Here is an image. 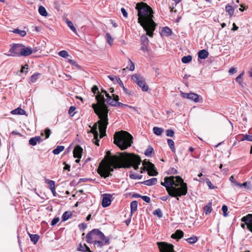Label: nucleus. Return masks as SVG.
Masks as SVG:
<instances>
[{
  "label": "nucleus",
  "instance_id": "nucleus-52",
  "mask_svg": "<svg viewBox=\"0 0 252 252\" xmlns=\"http://www.w3.org/2000/svg\"><path fill=\"white\" fill-rule=\"evenodd\" d=\"M206 183L210 189H215L217 188L216 187L212 185L211 181L208 178L206 179Z\"/></svg>",
  "mask_w": 252,
  "mask_h": 252
},
{
  "label": "nucleus",
  "instance_id": "nucleus-7",
  "mask_svg": "<svg viewBox=\"0 0 252 252\" xmlns=\"http://www.w3.org/2000/svg\"><path fill=\"white\" fill-rule=\"evenodd\" d=\"M114 156H120V153H119V155H112L110 156V161L111 163V165L109 166H103L101 168H98L97 169V173L99 174L102 177L104 178H106L107 177H109L111 175V172L114 171V169H116L115 168L114 164L113 162V158Z\"/></svg>",
  "mask_w": 252,
  "mask_h": 252
},
{
  "label": "nucleus",
  "instance_id": "nucleus-22",
  "mask_svg": "<svg viewBox=\"0 0 252 252\" xmlns=\"http://www.w3.org/2000/svg\"><path fill=\"white\" fill-rule=\"evenodd\" d=\"M172 32V30L168 27H164L161 31V34L166 36H170L171 35Z\"/></svg>",
  "mask_w": 252,
  "mask_h": 252
},
{
  "label": "nucleus",
  "instance_id": "nucleus-9",
  "mask_svg": "<svg viewBox=\"0 0 252 252\" xmlns=\"http://www.w3.org/2000/svg\"><path fill=\"white\" fill-rule=\"evenodd\" d=\"M23 44H13L9 49L10 54H7L8 56L21 57Z\"/></svg>",
  "mask_w": 252,
  "mask_h": 252
},
{
  "label": "nucleus",
  "instance_id": "nucleus-50",
  "mask_svg": "<svg viewBox=\"0 0 252 252\" xmlns=\"http://www.w3.org/2000/svg\"><path fill=\"white\" fill-rule=\"evenodd\" d=\"M76 108L75 106H71L70 107L69 110H68V114L71 116L73 117L75 114V112H74V111L75 110Z\"/></svg>",
  "mask_w": 252,
  "mask_h": 252
},
{
  "label": "nucleus",
  "instance_id": "nucleus-61",
  "mask_svg": "<svg viewBox=\"0 0 252 252\" xmlns=\"http://www.w3.org/2000/svg\"><path fill=\"white\" fill-rule=\"evenodd\" d=\"M115 78H116V79L117 80V82H118V83L119 84V85L122 87H123L124 85L123 84V82L122 81V80H121V79L118 77V76H115Z\"/></svg>",
  "mask_w": 252,
  "mask_h": 252
},
{
  "label": "nucleus",
  "instance_id": "nucleus-49",
  "mask_svg": "<svg viewBox=\"0 0 252 252\" xmlns=\"http://www.w3.org/2000/svg\"><path fill=\"white\" fill-rule=\"evenodd\" d=\"M106 37L107 39V42L109 44L112 45L113 42V39L111 37V35L109 33H107L106 34Z\"/></svg>",
  "mask_w": 252,
  "mask_h": 252
},
{
  "label": "nucleus",
  "instance_id": "nucleus-10",
  "mask_svg": "<svg viewBox=\"0 0 252 252\" xmlns=\"http://www.w3.org/2000/svg\"><path fill=\"white\" fill-rule=\"evenodd\" d=\"M157 245L160 252H176L174 250V246L165 242L157 243Z\"/></svg>",
  "mask_w": 252,
  "mask_h": 252
},
{
  "label": "nucleus",
  "instance_id": "nucleus-5",
  "mask_svg": "<svg viewBox=\"0 0 252 252\" xmlns=\"http://www.w3.org/2000/svg\"><path fill=\"white\" fill-rule=\"evenodd\" d=\"M132 143V136L126 131H117L114 135V143L121 150L127 149Z\"/></svg>",
  "mask_w": 252,
  "mask_h": 252
},
{
  "label": "nucleus",
  "instance_id": "nucleus-27",
  "mask_svg": "<svg viewBox=\"0 0 252 252\" xmlns=\"http://www.w3.org/2000/svg\"><path fill=\"white\" fill-rule=\"evenodd\" d=\"M30 239L34 244H36L39 239V236L37 234H32L29 233Z\"/></svg>",
  "mask_w": 252,
  "mask_h": 252
},
{
  "label": "nucleus",
  "instance_id": "nucleus-60",
  "mask_svg": "<svg viewBox=\"0 0 252 252\" xmlns=\"http://www.w3.org/2000/svg\"><path fill=\"white\" fill-rule=\"evenodd\" d=\"M141 198L145 201L146 203H149L150 202V198L148 196H142Z\"/></svg>",
  "mask_w": 252,
  "mask_h": 252
},
{
  "label": "nucleus",
  "instance_id": "nucleus-58",
  "mask_svg": "<svg viewBox=\"0 0 252 252\" xmlns=\"http://www.w3.org/2000/svg\"><path fill=\"white\" fill-rule=\"evenodd\" d=\"M92 91L94 94H96L99 93L98 88L97 86L94 85L92 88Z\"/></svg>",
  "mask_w": 252,
  "mask_h": 252
},
{
  "label": "nucleus",
  "instance_id": "nucleus-23",
  "mask_svg": "<svg viewBox=\"0 0 252 252\" xmlns=\"http://www.w3.org/2000/svg\"><path fill=\"white\" fill-rule=\"evenodd\" d=\"M11 113L15 115H26V112L20 107H18L12 110Z\"/></svg>",
  "mask_w": 252,
  "mask_h": 252
},
{
  "label": "nucleus",
  "instance_id": "nucleus-31",
  "mask_svg": "<svg viewBox=\"0 0 252 252\" xmlns=\"http://www.w3.org/2000/svg\"><path fill=\"white\" fill-rule=\"evenodd\" d=\"M38 12L42 16L46 17L48 15V13L43 6H40L38 8Z\"/></svg>",
  "mask_w": 252,
  "mask_h": 252
},
{
  "label": "nucleus",
  "instance_id": "nucleus-36",
  "mask_svg": "<svg viewBox=\"0 0 252 252\" xmlns=\"http://www.w3.org/2000/svg\"><path fill=\"white\" fill-rule=\"evenodd\" d=\"M129 177L132 179H141L142 178V175H138L132 172H130L129 174Z\"/></svg>",
  "mask_w": 252,
  "mask_h": 252
},
{
  "label": "nucleus",
  "instance_id": "nucleus-12",
  "mask_svg": "<svg viewBox=\"0 0 252 252\" xmlns=\"http://www.w3.org/2000/svg\"><path fill=\"white\" fill-rule=\"evenodd\" d=\"M141 40V50L144 52H148L149 49L148 48L149 45V40L146 35H142L140 37Z\"/></svg>",
  "mask_w": 252,
  "mask_h": 252
},
{
  "label": "nucleus",
  "instance_id": "nucleus-1",
  "mask_svg": "<svg viewBox=\"0 0 252 252\" xmlns=\"http://www.w3.org/2000/svg\"><path fill=\"white\" fill-rule=\"evenodd\" d=\"M161 185L166 188L168 195L160 197L162 201H166L169 196L175 197L179 200V197L186 195L188 192L187 185L184 182L183 179L179 176H167L164 178V182H161Z\"/></svg>",
  "mask_w": 252,
  "mask_h": 252
},
{
  "label": "nucleus",
  "instance_id": "nucleus-25",
  "mask_svg": "<svg viewBox=\"0 0 252 252\" xmlns=\"http://www.w3.org/2000/svg\"><path fill=\"white\" fill-rule=\"evenodd\" d=\"M94 246H96L97 248H101L105 245H108L105 243V240H95V241L93 242Z\"/></svg>",
  "mask_w": 252,
  "mask_h": 252
},
{
  "label": "nucleus",
  "instance_id": "nucleus-43",
  "mask_svg": "<svg viewBox=\"0 0 252 252\" xmlns=\"http://www.w3.org/2000/svg\"><path fill=\"white\" fill-rule=\"evenodd\" d=\"M211 203H208L207 205L204 207V211L205 212L206 214L210 213L212 211Z\"/></svg>",
  "mask_w": 252,
  "mask_h": 252
},
{
  "label": "nucleus",
  "instance_id": "nucleus-46",
  "mask_svg": "<svg viewBox=\"0 0 252 252\" xmlns=\"http://www.w3.org/2000/svg\"><path fill=\"white\" fill-rule=\"evenodd\" d=\"M247 140L248 141H252V135L245 134L243 135L241 139V141Z\"/></svg>",
  "mask_w": 252,
  "mask_h": 252
},
{
  "label": "nucleus",
  "instance_id": "nucleus-20",
  "mask_svg": "<svg viewBox=\"0 0 252 252\" xmlns=\"http://www.w3.org/2000/svg\"><path fill=\"white\" fill-rule=\"evenodd\" d=\"M157 182V179L156 178H153L144 181L141 183L148 186L155 185Z\"/></svg>",
  "mask_w": 252,
  "mask_h": 252
},
{
  "label": "nucleus",
  "instance_id": "nucleus-41",
  "mask_svg": "<svg viewBox=\"0 0 252 252\" xmlns=\"http://www.w3.org/2000/svg\"><path fill=\"white\" fill-rule=\"evenodd\" d=\"M153 151H154L153 148L151 146H148L147 149L145 151L144 154L146 156L150 157V156H151L152 153L153 152Z\"/></svg>",
  "mask_w": 252,
  "mask_h": 252
},
{
  "label": "nucleus",
  "instance_id": "nucleus-11",
  "mask_svg": "<svg viewBox=\"0 0 252 252\" xmlns=\"http://www.w3.org/2000/svg\"><path fill=\"white\" fill-rule=\"evenodd\" d=\"M181 96L184 98L194 101L198 102L199 101L200 96L193 93H186L181 92Z\"/></svg>",
  "mask_w": 252,
  "mask_h": 252
},
{
  "label": "nucleus",
  "instance_id": "nucleus-53",
  "mask_svg": "<svg viewBox=\"0 0 252 252\" xmlns=\"http://www.w3.org/2000/svg\"><path fill=\"white\" fill-rule=\"evenodd\" d=\"M59 55L63 58H66L68 56V54L66 51L62 50L59 52Z\"/></svg>",
  "mask_w": 252,
  "mask_h": 252
},
{
  "label": "nucleus",
  "instance_id": "nucleus-40",
  "mask_svg": "<svg viewBox=\"0 0 252 252\" xmlns=\"http://www.w3.org/2000/svg\"><path fill=\"white\" fill-rule=\"evenodd\" d=\"M167 143H168L169 146L171 150L173 152H175V146H174V142L172 139H168L167 140Z\"/></svg>",
  "mask_w": 252,
  "mask_h": 252
},
{
  "label": "nucleus",
  "instance_id": "nucleus-29",
  "mask_svg": "<svg viewBox=\"0 0 252 252\" xmlns=\"http://www.w3.org/2000/svg\"><path fill=\"white\" fill-rule=\"evenodd\" d=\"M41 75L39 73H35L32 75L30 78V83H35Z\"/></svg>",
  "mask_w": 252,
  "mask_h": 252
},
{
  "label": "nucleus",
  "instance_id": "nucleus-44",
  "mask_svg": "<svg viewBox=\"0 0 252 252\" xmlns=\"http://www.w3.org/2000/svg\"><path fill=\"white\" fill-rule=\"evenodd\" d=\"M66 24L68 27L72 31V32L75 33L77 32V31L71 21H66Z\"/></svg>",
  "mask_w": 252,
  "mask_h": 252
},
{
  "label": "nucleus",
  "instance_id": "nucleus-42",
  "mask_svg": "<svg viewBox=\"0 0 252 252\" xmlns=\"http://www.w3.org/2000/svg\"><path fill=\"white\" fill-rule=\"evenodd\" d=\"M117 101V100L112 97L106 99V102L108 104L112 106H115L116 105Z\"/></svg>",
  "mask_w": 252,
  "mask_h": 252
},
{
  "label": "nucleus",
  "instance_id": "nucleus-13",
  "mask_svg": "<svg viewBox=\"0 0 252 252\" xmlns=\"http://www.w3.org/2000/svg\"><path fill=\"white\" fill-rule=\"evenodd\" d=\"M241 221L248 224V229L252 232V214H249L241 218Z\"/></svg>",
  "mask_w": 252,
  "mask_h": 252
},
{
  "label": "nucleus",
  "instance_id": "nucleus-15",
  "mask_svg": "<svg viewBox=\"0 0 252 252\" xmlns=\"http://www.w3.org/2000/svg\"><path fill=\"white\" fill-rule=\"evenodd\" d=\"M21 56L27 57L36 51L30 47H27L24 45L22 46Z\"/></svg>",
  "mask_w": 252,
  "mask_h": 252
},
{
  "label": "nucleus",
  "instance_id": "nucleus-17",
  "mask_svg": "<svg viewBox=\"0 0 252 252\" xmlns=\"http://www.w3.org/2000/svg\"><path fill=\"white\" fill-rule=\"evenodd\" d=\"M83 149L80 145H76L73 149V154L74 158H81Z\"/></svg>",
  "mask_w": 252,
  "mask_h": 252
},
{
  "label": "nucleus",
  "instance_id": "nucleus-2",
  "mask_svg": "<svg viewBox=\"0 0 252 252\" xmlns=\"http://www.w3.org/2000/svg\"><path fill=\"white\" fill-rule=\"evenodd\" d=\"M95 113L100 119L97 123H94L92 128L91 131L94 134V139L95 140L94 143L99 146V134L97 131L98 126L99 124V131L100 133V138H101L105 136L106 134V128L108 125V110L107 106L104 104H101L98 106L97 104L93 103L92 105Z\"/></svg>",
  "mask_w": 252,
  "mask_h": 252
},
{
  "label": "nucleus",
  "instance_id": "nucleus-26",
  "mask_svg": "<svg viewBox=\"0 0 252 252\" xmlns=\"http://www.w3.org/2000/svg\"><path fill=\"white\" fill-rule=\"evenodd\" d=\"M225 11L228 12L230 17H231L233 14L234 11V8L231 5H229V4H227L225 6Z\"/></svg>",
  "mask_w": 252,
  "mask_h": 252
},
{
  "label": "nucleus",
  "instance_id": "nucleus-47",
  "mask_svg": "<svg viewBox=\"0 0 252 252\" xmlns=\"http://www.w3.org/2000/svg\"><path fill=\"white\" fill-rule=\"evenodd\" d=\"M178 173L177 170L174 167L170 168L167 172L168 175L176 174Z\"/></svg>",
  "mask_w": 252,
  "mask_h": 252
},
{
  "label": "nucleus",
  "instance_id": "nucleus-6",
  "mask_svg": "<svg viewBox=\"0 0 252 252\" xmlns=\"http://www.w3.org/2000/svg\"><path fill=\"white\" fill-rule=\"evenodd\" d=\"M87 243L92 244L95 240H105V243L107 244H110V239L106 237L104 234L98 229H94L89 232L86 237Z\"/></svg>",
  "mask_w": 252,
  "mask_h": 252
},
{
  "label": "nucleus",
  "instance_id": "nucleus-39",
  "mask_svg": "<svg viewBox=\"0 0 252 252\" xmlns=\"http://www.w3.org/2000/svg\"><path fill=\"white\" fill-rule=\"evenodd\" d=\"M153 214L154 215L157 216L158 218H162V216H163L162 212L159 208H158V209L154 210L153 212Z\"/></svg>",
  "mask_w": 252,
  "mask_h": 252
},
{
  "label": "nucleus",
  "instance_id": "nucleus-59",
  "mask_svg": "<svg viewBox=\"0 0 252 252\" xmlns=\"http://www.w3.org/2000/svg\"><path fill=\"white\" fill-rule=\"evenodd\" d=\"M128 61L130 63V66L129 67V70L130 71H133L135 69L134 63L130 59L128 60Z\"/></svg>",
  "mask_w": 252,
  "mask_h": 252
},
{
  "label": "nucleus",
  "instance_id": "nucleus-51",
  "mask_svg": "<svg viewBox=\"0 0 252 252\" xmlns=\"http://www.w3.org/2000/svg\"><path fill=\"white\" fill-rule=\"evenodd\" d=\"M29 143L30 145L34 146L37 144V142H36L35 138L33 137L30 139L29 141Z\"/></svg>",
  "mask_w": 252,
  "mask_h": 252
},
{
  "label": "nucleus",
  "instance_id": "nucleus-34",
  "mask_svg": "<svg viewBox=\"0 0 252 252\" xmlns=\"http://www.w3.org/2000/svg\"><path fill=\"white\" fill-rule=\"evenodd\" d=\"M192 60V56L190 55H188L182 57L181 61L182 63H188L191 62Z\"/></svg>",
  "mask_w": 252,
  "mask_h": 252
},
{
  "label": "nucleus",
  "instance_id": "nucleus-19",
  "mask_svg": "<svg viewBox=\"0 0 252 252\" xmlns=\"http://www.w3.org/2000/svg\"><path fill=\"white\" fill-rule=\"evenodd\" d=\"M209 56V52L205 49L200 50L198 52V57L200 59H205Z\"/></svg>",
  "mask_w": 252,
  "mask_h": 252
},
{
  "label": "nucleus",
  "instance_id": "nucleus-3",
  "mask_svg": "<svg viewBox=\"0 0 252 252\" xmlns=\"http://www.w3.org/2000/svg\"><path fill=\"white\" fill-rule=\"evenodd\" d=\"M135 9L137 11L138 22L146 32V34L153 37L157 24L153 20L152 8L143 2L137 3Z\"/></svg>",
  "mask_w": 252,
  "mask_h": 252
},
{
  "label": "nucleus",
  "instance_id": "nucleus-21",
  "mask_svg": "<svg viewBox=\"0 0 252 252\" xmlns=\"http://www.w3.org/2000/svg\"><path fill=\"white\" fill-rule=\"evenodd\" d=\"M77 250L82 252H93L92 251H91L90 248L86 244H84L83 245L81 244H80Z\"/></svg>",
  "mask_w": 252,
  "mask_h": 252
},
{
  "label": "nucleus",
  "instance_id": "nucleus-30",
  "mask_svg": "<svg viewBox=\"0 0 252 252\" xmlns=\"http://www.w3.org/2000/svg\"><path fill=\"white\" fill-rule=\"evenodd\" d=\"M72 216V214L70 211L65 212L62 215V219L63 221H65L69 219Z\"/></svg>",
  "mask_w": 252,
  "mask_h": 252
},
{
  "label": "nucleus",
  "instance_id": "nucleus-57",
  "mask_svg": "<svg viewBox=\"0 0 252 252\" xmlns=\"http://www.w3.org/2000/svg\"><path fill=\"white\" fill-rule=\"evenodd\" d=\"M59 220L60 219L58 217H56L54 218L51 221V225L52 226H54L59 222Z\"/></svg>",
  "mask_w": 252,
  "mask_h": 252
},
{
  "label": "nucleus",
  "instance_id": "nucleus-28",
  "mask_svg": "<svg viewBox=\"0 0 252 252\" xmlns=\"http://www.w3.org/2000/svg\"><path fill=\"white\" fill-rule=\"evenodd\" d=\"M45 182L48 185L50 190H54V189L55 188V181L47 179H45Z\"/></svg>",
  "mask_w": 252,
  "mask_h": 252
},
{
  "label": "nucleus",
  "instance_id": "nucleus-4",
  "mask_svg": "<svg viewBox=\"0 0 252 252\" xmlns=\"http://www.w3.org/2000/svg\"><path fill=\"white\" fill-rule=\"evenodd\" d=\"M141 161L139 156L126 152L120 153V156L113 158L115 168H130L133 167L135 170H137Z\"/></svg>",
  "mask_w": 252,
  "mask_h": 252
},
{
  "label": "nucleus",
  "instance_id": "nucleus-16",
  "mask_svg": "<svg viewBox=\"0 0 252 252\" xmlns=\"http://www.w3.org/2000/svg\"><path fill=\"white\" fill-rule=\"evenodd\" d=\"M147 167L149 170L148 174L150 176H157L158 174V172L156 169V168L155 167L154 164L152 163L149 162L148 163Z\"/></svg>",
  "mask_w": 252,
  "mask_h": 252
},
{
  "label": "nucleus",
  "instance_id": "nucleus-62",
  "mask_svg": "<svg viewBox=\"0 0 252 252\" xmlns=\"http://www.w3.org/2000/svg\"><path fill=\"white\" fill-rule=\"evenodd\" d=\"M125 92V93L128 95H130L131 94V93H130V91L128 90L127 89H126V88L125 87V86H124L123 87H122Z\"/></svg>",
  "mask_w": 252,
  "mask_h": 252
},
{
  "label": "nucleus",
  "instance_id": "nucleus-32",
  "mask_svg": "<svg viewBox=\"0 0 252 252\" xmlns=\"http://www.w3.org/2000/svg\"><path fill=\"white\" fill-rule=\"evenodd\" d=\"M186 240L189 244H193L197 241L198 238L193 235L189 238H187Z\"/></svg>",
  "mask_w": 252,
  "mask_h": 252
},
{
  "label": "nucleus",
  "instance_id": "nucleus-18",
  "mask_svg": "<svg viewBox=\"0 0 252 252\" xmlns=\"http://www.w3.org/2000/svg\"><path fill=\"white\" fill-rule=\"evenodd\" d=\"M184 236V232L181 230H177L174 233L171 235V238L174 239L179 240Z\"/></svg>",
  "mask_w": 252,
  "mask_h": 252
},
{
  "label": "nucleus",
  "instance_id": "nucleus-48",
  "mask_svg": "<svg viewBox=\"0 0 252 252\" xmlns=\"http://www.w3.org/2000/svg\"><path fill=\"white\" fill-rule=\"evenodd\" d=\"M68 63H69L70 64L74 65L78 69H81V67L77 63L72 60H69L68 61Z\"/></svg>",
  "mask_w": 252,
  "mask_h": 252
},
{
  "label": "nucleus",
  "instance_id": "nucleus-24",
  "mask_svg": "<svg viewBox=\"0 0 252 252\" xmlns=\"http://www.w3.org/2000/svg\"><path fill=\"white\" fill-rule=\"evenodd\" d=\"M137 209V201H133L130 203V214L132 215Z\"/></svg>",
  "mask_w": 252,
  "mask_h": 252
},
{
  "label": "nucleus",
  "instance_id": "nucleus-37",
  "mask_svg": "<svg viewBox=\"0 0 252 252\" xmlns=\"http://www.w3.org/2000/svg\"><path fill=\"white\" fill-rule=\"evenodd\" d=\"M153 132L157 135H160L163 132V129L161 128L155 126L153 128Z\"/></svg>",
  "mask_w": 252,
  "mask_h": 252
},
{
  "label": "nucleus",
  "instance_id": "nucleus-45",
  "mask_svg": "<svg viewBox=\"0 0 252 252\" xmlns=\"http://www.w3.org/2000/svg\"><path fill=\"white\" fill-rule=\"evenodd\" d=\"M248 184H250V182H244L242 184L241 183H239L238 182V183H237V186H238L240 188H242V187H245L248 189H251V187H250L249 186H248Z\"/></svg>",
  "mask_w": 252,
  "mask_h": 252
},
{
  "label": "nucleus",
  "instance_id": "nucleus-54",
  "mask_svg": "<svg viewBox=\"0 0 252 252\" xmlns=\"http://www.w3.org/2000/svg\"><path fill=\"white\" fill-rule=\"evenodd\" d=\"M166 135L168 137H173L174 135V131L171 129H168L166 131Z\"/></svg>",
  "mask_w": 252,
  "mask_h": 252
},
{
  "label": "nucleus",
  "instance_id": "nucleus-38",
  "mask_svg": "<svg viewBox=\"0 0 252 252\" xmlns=\"http://www.w3.org/2000/svg\"><path fill=\"white\" fill-rule=\"evenodd\" d=\"M244 72L243 71L241 73H240L236 78L235 81L239 83V84L241 86H242L243 80L242 76H243Z\"/></svg>",
  "mask_w": 252,
  "mask_h": 252
},
{
  "label": "nucleus",
  "instance_id": "nucleus-56",
  "mask_svg": "<svg viewBox=\"0 0 252 252\" xmlns=\"http://www.w3.org/2000/svg\"><path fill=\"white\" fill-rule=\"evenodd\" d=\"M44 133L45 134V139L48 138L51 134L50 129L49 128H46L44 130Z\"/></svg>",
  "mask_w": 252,
  "mask_h": 252
},
{
  "label": "nucleus",
  "instance_id": "nucleus-33",
  "mask_svg": "<svg viewBox=\"0 0 252 252\" xmlns=\"http://www.w3.org/2000/svg\"><path fill=\"white\" fill-rule=\"evenodd\" d=\"M64 149L63 146H58L55 149L53 150V153L55 155H58L62 152Z\"/></svg>",
  "mask_w": 252,
  "mask_h": 252
},
{
  "label": "nucleus",
  "instance_id": "nucleus-63",
  "mask_svg": "<svg viewBox=\"0 0 252 252\" xmlns=\"http://www.w3.org/2000/svg\"><path fill=\"white\" fill-rule=\"evenodd\" d=\"M236 71H237V70H236V68H235L234 67H232L229 69L228 72L229 73V74H232L236 72Z\"/></svg>",
  "mask_w": 252,
  "mask_h": 252
},
{
  "label": "nucleus",
  "instance_id": "nucleus-35",
  "mask_svg": "<svg viewBox=\"0 0 252 252\" xmlns=\"http://www.w3.org/2000/svg\"><path fill=\"white\" fill-rule=\"evenodd\" d=\"M12 32L14 33L18 34L22 37H24L26 35V32L25 31L20 30L18 29H14Z\"/></svg>",
  "mask_w": 252,
  "mask_h": 252
},
{
  "label": "nucleus",
  "instance_id": "nucleus-64",
  "mask_svg": "<svg viewBox=\"0 0 252 252\" xmlns=\"http://www.w3.org/2000/svg\"><path fill=\"white\" fill-rule=\"evenodd\" d=\"M121 12L123 15V16L126 18L127 17V12H126V10L124 8H121Z\"/></svg>",
  "mask_w": 252,
  "mask_h": 252
},
{
  "label": "nucleus",
  "instance_id": "nucleus-8",
  "mask_svg": "<svg viewBox=\"0 0 252 252\" xmlns=\"http://www.w3.org/2000/svg\"><path fill=\"white\" fill-rule=\"evenodd\" d=\"M131 80L135 83L143 92L148 91L149 87L146 85L144 77L139 74H134L131 76Z\"/></svg>",
  "mask_w": 252,
  "mask_h": 252
},
{
  "label": "nucleus",
  "instance_id": "nucleus-14",
  "mask_svg": "<svg viewBox=\"0 0 252 252\" xmlns=\"http://www.w3.org/2000/svg\"><path fill=\"white\" fill-rule=\"evenodd\" d=\"M111 197L112 195L110 194L106 193L103 194L101 203L103 207L105 208L111 205Z\"/></svg>",
  "mask_w": 252,
  "mask_h": 252
},
{
  "label": "nucleus",
  "instance_id": "nucleus-55",
  "mask_svg": "<svg viewBox=\"0 0 252 252\" xmlns=\"http://www.w3.org/2000/svg\"><path fill=\"white\" fill-rule=\"evenodd\" d=\"M221 210L223 212V215L224 217H226L227 216V211L228 210V208L227 207V206L225 205H223L222 206V208H221Z\"/></svg>",
  "mask_w": 252,
  "mask_h": 252
}]
</instances>
